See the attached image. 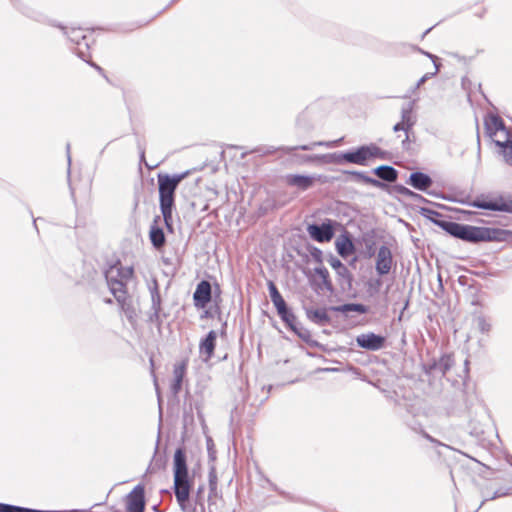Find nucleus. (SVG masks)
I'll return each instance as SVG.
<instances>
[{
  "label": "nucleus",
  "mask_w": 512,
  "mask_h": 512,
  "mask_svg": "<svg viewBox=\"0 0 512 512\" xmlns=\"http://www.w3.org/2000/svg\"><path fill=\"white\" fill-rule=\"evenodd\" d=\"M151 297L150 310L162 311V298L159 291V284L156 279H153L148 286Z\"/></svg>",
  "instance_id": "30"
},
{
  "label": "nucleus",
  "mask_w": 512,
  "mask_h": 512,
  "mask_svg": "<svg viewBox=\"0 0 512 512\" xmlns=\"http://www.w3.org/2000/svg\"><path fill=\"white\" fill-rule=\"evenodd\" d=\"M338 223L331 219H325L321 224H309L307 231L310 237L320 243L329 242L335 235V227Z\"/></svg>",
  "instance_id": "8"
},
{
  "label": "nucleus",
  "mask_w": 512,
  "mask_h": 512,
  "mask_svg": "<svg viewBox=\"0 0 512 512\" xmlns=\"http://www.w3.org/2000/svg\"><path fill=\"white\" fill-rule=\"evenodd\" d=\"M211 445H212V439H210V438H209V439L207 440V447H208L209 456H210L211 458H213V451H212V449H211Z\"/></svg>",
  "instance_id": "59"
},
{
  "label": "nucleus",
  "mask_w": 512,
  "mask_h": 512,
  "mask_svg": "<svg viewBox=\"0 0 512 512\" xmlns=\"http://www.w3.org/2000/svg\"><path fill=\"white\" fill-rule=\"evenodd\" d=\"M117 270L119 272V277L122 280V283L127 284V282L132 278L134 270L132 267H123L120 264L117 265Z\"/></svg>",
  "instance_id": "41"
},
{
  "label": "nucleus",
  "mask_w": 512,
  "mask_h": 512,
  "mask_svg": "<svg viewBox=\"0 0 512 512\" xmlns=\"http://www.w3.org/2000/svg\"><path fill=\"white\" fill-rule=\"evenodd\" d=\"M315 180H319L322 183L327 182L325 176L317 175H301V174H289L286 176V182L291 187H296L301 191H306L311 188L315 182Z\"/></svg>",
  "instance_id": "14"
},
{
  "label": "nucleus",
  "mask_w": 512,
  "mask_h": 512,
  "mask_svg": "<svg viewBox=\"0 0 512 512\" xmlns=\"http://www.w3.org/2000/svg\"><path fill=\"white\" fill-rule=\"evenodd\" d=\"M469 429L470 435L475 437L478 442L483 443L485 441V431L482 427L474 425V422H470Z\"/></svg>",
  "instance_id": "38"
},
{
  "label": "nucleus",
  "mask_w": 512,
  "mask_h": 512,
  "mask_svg": "<svg viewBox=\"0 0 512 512\" xmlns=\"http://www.w3.org/2000/svg\"><path fill=\"white\" fill-rule=\"evenodd\" d=\"M417 50L420 53H422L423 55L427 56L429 59H431L434 65L438 64L437 63V57L435 55L431 54L430 52H426V51L422 50L421 48H417Z\"/></svg>",
  "instance_id": "54"
},
{
  "label": "nucleus",
  "mask_w": 512,
  "mask_h": 512,
  "mask_svg": "<svg viewBox=\"0 0 512 512\" xmlns=\"http://www.w3.org/2000/svg\"><path fill=\"white\" fill-rule=\"evenodd\" d=\"M477 145H478V151H480V135L477 132Z\"/></svg>",
  "instance_id": "62"
},
{
  "label": "nucleus",
  "mask_w": 512,
  "mask_h": 512,
  "mask_svg": "<svg viewBox=\"0 0 512 512\" xmlns=\"http://www.w3.org/2000/svg\"><path fill=\"white\" fill-rule=\"evenodd\" d=\"M394 191L400 195H402L403 197L405 198H417L419 197V194L410 190L409 188L401 185V184H397L393 187Z\"/></svg>",
  "instance_id": "42"
},
{
  "label": "nucleus",
  "mask_w": 512,
  "mask_h": 512,
  "mask_svg": "<svg viewBox=\"0 0 512 512\" xmlns=\"http://www.w3.org/2000/svg\"><path fill=\"white\" fill-rule=\"evenodd\" d=\"M188 175V171L186 172H183V173H179V174H174V175H170V181L172 184H174L176 187H178V185L180 184V182L186 178Z\"/></svg>",
  "instance_id": "48"
},
{
  "label": "nucleus",
  "mask_w": 512,
  "mask_h": 512,
  "mask_svg": "<svg viewBox=\"0 0 512 512\" xmlns=\"http://www.w3.org/2000/svg\"><path fill=\"white\" fill-rule=\"evenodd\" d=\"M187 361L183 360L174 365L173 377L174 379L183 380L186 374Z\"/></svg>",
  "instance_id": "39"
},
{
  "label": "nucleus",
  "mask_w": 512,
  "mask_h": 512,
  "mask_svg": "<svg viewBox=\"0 0 512 512\" xmlns=\"http://www.w3.org/2000/svg\"><path fill=\"white\" fill-rule=\"evenodd\" d=\"M309 251L316 262L322 263V251L319 248L313 246Z\"/></svg>",
  "instance_id": "50"
},
{
  "label": "nucleus",
  "mask_w": 512,
  "mask_h": 512,
  "mask_svg": "<svg viewBox=\"0 0 512 512\" xmlns=\"http://www.w3.org/2000/svg\"><path fill=\"white\" fill-rule=\"evenodd\" d=\"M337 282L343 292L352 290L353 275L347 266L336 272Z\"/></svg>",
  "instance_id": "29"
},
{
  "label": "nucleus",
  "mask_w": 512,
  "mask_h": 512,
  "mask_svg": "<svg viewBox=\"0 0 512 512\" xmlns=\"http://www.w3.org/2000/svg\"><path fill=\"white\" fill-rule=\"evenodd\" d=\"M162 311L150 310L147 321L160 327L163 323Z\"/></svg>",
  "instance_id": "43"
},
{
  "label": "nucleus",
  "mask_w": 512,
  "mask_h": 512,
  "mask_svg": "<svg viewBox=\"0 0 512 512\" xmlns=\"http://www.w3.org/2000/svg\"><path fill=\"white\" fill-rule=\"evenodd\" d=\"M455 361L452 354H443L439 358H432L423 364L426 374L440 373L445 375L454 365Z\"/></svg>",
  "instance_id": "10"
},
{
  "label": "nucleus",
  "mask_w": 512,
  "mask_h": 512,
  "mask_svg": "<svg viewBox=\"0 0 512 512\" xmlns=\"http://www.w3.org/2000/svg\"><path fill=\"white\" fill-rule=\"evenodd\" d=\"M0 512H82L77 509L63 510V511H52V510H39L28 507H22L12 504H6L0 502Z\"/></svg>",
  "instance_id": "31"
},
{
  "label": "nucleus",
  "mask_w": 512,
  "mask_h": 512,
  "mask_svg": "<svg viewBox=\"0 0 512 512\" xmlns=\"http://www.w3.org/2000/svg\"><path fill=\"white\" fill-rule=\"evenodd\" d=\"M406 182L419 191H427L433 184L432 178L421 171L412 172Z\"/></svg>",
  "instance_id": "21"
},
{
  "label": "nucleus",
  "mask_w": 512,
  "mask_h": 512,
  "mask_svg": "<svg viewBox=\"0 0 512 512\" xmlns=\"http://www.w3.org/2000/svg\"><path fill=\"white\" fill-rule=\"evenodd\" d=\"M420 87H421V85H418V82H416L415 86L412 88V92H415Z\"/></svg>",
  "instance_id": "63"
},
{
  "label": "nucleus",
  "mask_w": 512,
  "mask_h": 512,
  "mask_svg": "<svg viewBox=\"0 0 512 512\" xmlns=\"http://www.w3.org/2000/svg\"><path fill=\"white\" fill-rule=\"evenodd\" d=\"M71 144H66V154H67V161H68V174H70V166H71V154H70Z\"/></svg>",
  "instance_id": "55"
},
{
  "label": "nucleus",
  "mask_w": 512,
  "mask_h": 512,
  "mask_svg": "<svg viewBox=\"0 0 512 512\" xmlns=\"http://www.w3.org/2000/svg\"><path fill=\"white\" fill-rule=\"evenodd\" d=\"M268 290L271 301L275 306L280 319L285 323L288 329L294 328V324L297 322V317L292 309L287 305L273 281H268Z\"/></svg>",
  "instance_id": "4"
},
{
  "label": "nucleus",
  "mask_w": 512,
  "mask_h": 512,
  "mask_svg": "<svg viewBox=\"0 0 512 512\" xmlns=\"http://www.w3.org/2000/svg\"><path fill=\"white\" fill-rule=\"evenodd\" d=\"M173 476H189L186 452L183 447L177 448L174 453Z\"/></svg>",
  "instance_id": "22"
},
{
  "label": "nucleus",
  "mask_w": 512,
  "mask_h": 512,
  "mask_svg": "<svg viewBox=\"0 0 512 512\" xmlns=\"http://www.w3.org/2000/svg\"><path fill=\"white\" fill-rule=\"evenodd\" d=\"M173 480V491L180 509L184 512L190 511L192 480L189 476H173Z\"/></svg>",
  "instance_id": "7"
},
{
  "label": "nucleus",
  "mask_w": 512,
  "mask_h": 512,
  "mask_svg": "<svg viewBox=\"0 0 512 512\" xmlns=\"http://www.w3.org/2000/svg\"><path fill=\"white\" fill-rule=\"evenodd\" d=\"M410 199H411L412 201H419V202H420V201H421V202H426V201H427V200H426L422 195H420V194H419V197H417V198H410Z\"/></svg>",
  "instance_id": "60"
},
{
  "label": "nucleus",
  "mask_w": 512,
  "mask_h": 512,
  "mask_svg": "<svg viewBox=\"0 0 512 512\" xmlns=\"http://www.w3.org/2000/svg\"><path fill=\"white\" fill-rule=\"evenodd\" d=\"M314 272L320 277L322 281V284L319 286V288L325 289L329 293H333L334 287L330 279L328 270L324 266H319L314 268Z\"/></svg>",
  "instance_id": "34"
},
{
  "label": "nucleus",
  "mask_w": 512,
  "mask_h": 512,
  "mask_svg": "<svg viewBox=\"0 0 512 512\" xmlns=\"http://www.w3.org/2000/svg\"><path fill=\"white\" fill-rule=\"evenodd\" d=\"M421 433H422V436H423L425 439L429 440L430 442H432V443H439V442H438L437 440H435L432 436H430L427 432L422 431Z\"/></svg>",
  "instance_id": "57"
},
{
  "label": "nucleus",
  "mask_w": 512,
  "mask_h": 512,
  "mask_svg": "<svg viewBox=\"0 0 512 512\" xmlns=\"http://www.w3.org/2000/svg\"><path fill=\"white\" fill-rule=\"evenodd\" d=\"M328 263L330 264V266L335 270V272H337L338 270H341L343 267H345L346 265H344L340 259H338L337 257L333 256V255H330L329 259H328Z\"/></svg>",
  "instance_id": "46"
},
{
  "label": "nucleus",
  "mask_w": 512,
  "mask_h": 512,
  "mask_svg": "<svg viewBox=\"0 0 512 512\" xmlns=\"http://www.w3.org/2000/svg\"><path fill=\"white\" fill-rule=\"evenodd\" d=\"M157 443H159V440L157 441ZM157 452H158V444H156L155 455H154L153 460H152V462L150 464V466H152L153 470H156V469L159 470V469L164 467L163 459L161 457H159V458L156 457V453Z\"/></svg>",
  "instance_id": "45"
},
{
  "label": "nucleus",
  "mask_w": 512,
  "mask_h": 512,
  "mask_svg": "<svg viewBox=\"0 0 512 512\" xmlns=\"http://www.w3.org/2000/svg\"><path fill=\"white\" fill-rule=\"evenodd\" d=\"M204 487L199 486L196 492V504H199L203 507L204 505V497H203Z\"/></svg>",
  "instance_id": "52"
},
{
  "label": "nucleus",
  "mask_w": 512,
  "mask_h": 512,
  "mask_svg": "<svg viewBox=\"0 0 512 512\" xmlns=\"http://www.w3.org/2000/svg\"><path fill=\"white\" fill-rule=\"evenodd\" d=\"M267 482L269 483L270 487H271L274 491H277L279 494H281V495L285 496L288 500H294V499H293V497H291L289 494H287V493H285V492H283V491H280V490L278 489V487H277L274 483L270 482L269 480H267Z\"/></svg>",
  "instance_id": "53"
},
{
  "label": "nucleus",
  "mask_w": 512,
  "mask_h": 512,
  "mask_svg": "<svg viewBox=\"0 0 512 512\" xmlns=\"http://www.w3.org/2000/svg\"><path fill=\"white\" fill-rule=\"evenodd\" d=\"M145 489L141 484L136 485L127 495V512H144Z\"/></svg>",
  "instance_id": "16"
},
{
  "label": "nucleus",
  "mask_w": 512,
  "mask_h": 512,
  "mask_svg": "<svg viewBox=\"0 0 512 512\" xmlns=\"http://www.w3.org/2000/svg\"><path fill=\"white\" fill-rule=\"evenodd\" d=\"M321 160L325 163H334V164H344L349 163V153L348 151L342 152H334L329 154L321 155Z\"/></svg>",
  "instance_id": "35"
},
{
  "label": "nucleus",
  "mask_w": 512,
  "mask_h": 512,
  "mask_svg": "<svg viewBox=\"0 0 512 512\" xmlns=\"http://www.w3.org/2000/svg\"><path fill=\"white\" fill-rule=\"evenodd\" d=\"M338 141H317L312 142L310 144L298 145V146H284L280 148H275L273 146H260L253 150V152L259 153L261 155H269L275 153L277 150L283 151L285 154H291L296 150L310 151L313 150L316 146H326V147H334Z\"/></svg>",
  "instance_id": "9"
},
{
  "label": "nucleus",
  "mask_w": 512,
  "mask_h": 512,
  "mask_svg": "<svg viewBox=\"0 0 512 512\" xmlns=\"http://www.w3.org/2000/svg\"><path fill=\"white\" fill-rule=\"evenodd\" d=\"M182 383L183 380L173 379V382L171 384V392L174 395H177L181 391Z\"/></svg>",
  "instance_id": "51"
},
{
  "label": "nucleus",
  "mask_w": 512,
  "mask_h": 512,
  "mask_svg": "<svg viewBox=\"0 0 512 512\" xmlns=\"http://www.w3.org/2000/svg\"><path fill=\"white\" fill-rule=\"evenodd\" d=\"M380 181L395 182L398 178V171L390 165H380L371 171Z\"/></svg>",
  "instance_id": "26"
},
{
  "label": "nucleus",
  "mask_w": 512,
  "mask_h": 512,
  "mask_svg": "<svg viewBox=\"0 0 512 512\" xmlns=\"http://www.w3.org/2000/svg\"><path fill=\"white\" fill-rule=\"evenodd\" d=\"M420 214L440 227L449 235L465 242L477 244L480 242H511L512 231L492 228L472 226L447 220L444 216L431 208H421Z\"/></svg>",
  "instance_id": "1"
},
{
  "label": "nucleus",
  "mask_w": 512,
  "mask_h": 512,
  "mask_svg": "<svg viewBox=\"0 0 512 512\" xmlns=\"http://www.w3.org/2000/svg\"><path fill=\"white\" fill-rule=\"evenodd\" d=\"M217 497H218V494L217 495H215V493L212 494V502H213L212 507L216 505V498Z\"/></svg>",
  "instance_id": "61"
},
{
  "label": "nucleus",
  "mask_w": 512,
  "mask_h": 512,
  "mask_svg": "<svg viewBox=\"0 0 512 512\" xmlns=\"http://www.w3.org/2000/svg\"><path fill=\"white\" fill-rule=\"evenodd\" d=\"M90 59H91V57L88 58V61H85V62L88 63L91 67H93L95 70H97L99 73L103 74L104 70L96 63L90 61Z\"/></svg>",
  "instance_id": "56"
},
{
  "label": "nucleus",
  "mask_w": 512,
  "mask_h": 512,
  "mask_svg": "<svg viewBox=\"0 0 512 512\" xmlns=\"http://www.w3.org/2000/svg\"><path fill=\"white\" fill-rule=\"evenodd\" d=\"M433 27H430L428 28L422 35V38H424L431 30H432Z\"/></svg>",
  "instance_id": "64"
},
{
  "label": "nucleus",
  "mask_w": 512,
  "mask_h": 512,
  "mask_svg": "<svg viewBox=\"0 0 512 512\" xmlns=\"http://www.w3.org/2000/svg\"><path fill=\"white\" fill-rule=\"evenodd\" d=\"M320 160H321V155H299V156H296V162L299 164L311 163V162L320 161Z\"/></svg>",
  "instance_id": "44"
},
{
  "label": "nucleus",
  "mask_w": 512,
  "mask_h": 512,
  "mask_svg": "<svg viewBox=\"0 0 512 512\" xmlns=\"http://www.w3.org/2000/svg\"><path fill=\"white\" fill-rule=\"evenodd\" d=\"M336 249L340 256L347 257L351 255L354 250V244L348 235H343V239L336 241Z\"/></svg>",
  "instance_id": "33"
},
{
  "label": "nucleus",
  "mask_w": 512,
  "mask_h": 512,
  "mask_svg": "<svg viewBox=\"0 0 512 512\" xmlns=\"http://www.w3.org/2000/svg\"><path fill=\"white\" fill-rule=\"evenodd\" d=\"M216 339L217 333L214 330H210L205 338H203L199 343V352L202 356H204L203 360L208 361L214 355L215 347H216Z\"/></svg>",
  "instance_id": "20"
},
{
  "label": "nucleus",
  "mask_w": 512,
  "mask_h": 512,
  "mask_svg": "<svg viewBox=\"0 0 512 512\" xmlns=\"http://www.w3.org/2000/svg\"><path fill=\"white\" fill-rule=\"evenodd\" d=\"M302 341L308 344L310 347L323 348L318 341L312 339L311 332L309 329L303 327L298 321L294 324V328H290Z\"/></svg>",
  "instance_id": "28"
},
{
  "label": "nucleus",
  "mask_w": 512,
  "mask_h": 512,
  "mask_svg": "<svg viewBox=\"0 0 512 512\" xmlns=\"http://www.w3.org/2000/svg\"><path fill=\"white\" fill-rule=\"evenodd\" d=\"M476 323L478 330L485 334L489 333L491 330V323L487 320V318L484 315H478L476 316Z\"/></svg>",
  "instance_id": "40"
},
{
  "label": "nucleus",
  "mask_w": 512,
  "mask_h": 512,
  "mask_svg": "<svg viewBox=\"0 0 512 512\" xmlns=\"http://www.w3.org/2000/svg\"><path fill=\"white\" fill-rule=\"evenodd\" d=\"M121 311L125 314L127 321L132 328H136L138 324V310L133 300L127 296V291L115 297Z\"/></svg>",
  "instance_id": "13"
},
{
  "label": "nucleus",
  "mask_w": 512,
  "mask_h": 512,
  "mask_svg": "<svg viewBox=\"0 0 512 512\" xmlns=\"http://www.w3.org/2000/svg\"><path fill=\"white\" fill-rule=\"evenodd\" d=\"M343 174L351 176L355 181L362 182L364 184L372 185L376 188H380L385 190L388 188V185L376 178L370 177L366 175L364 172L356 171V170H343Z\"/></svg>",
  "instance_id": "24"
},
{
  "label": "nucleus",
  "mask_w": 512,
  "mask_h": 512,
  "mask_svg": "<svg viewBox=\"0 0 512 512\" xmlns=\"http://www.w3.org/2000/svg\"><path fill=\"white\" fill-rule=\"evenodd\" d=\"M138 149H139V152H140V159L144 160L145 159V150L141 146L140 142H138Z\"/></svg>",
  "instance_id": "58"
},
{
  "label": "nucleus",
  "mask_w": 512,
  "mask_h": 512,
  "mask_svg": "<svg viewBox=\"0 0 512 512\" xmlns=\"http://www.w3.org/2000/svg\"><path fill=\"white\" fill-rule=\"evenodd\" d=\"M160 216H155L153 224L150 227L149 238L154 248L160 249L165 245L166 238L164 231L158 226Z\"/></svg>",
  "instance_id": "25"
},
{
  "label": "nucleus",
  "mask_w": 512,
  "mask_h": 512,
  "mask_svg": "<svg viewBox=\"0 0 512 512\" xmlns=\"http://www.w3.org/2000/svg\"><path fill=\"white\" fill-rule=\"evenodd\" d=\"M415 101H411L401 108V120L393 126V131L399 133L402 130L414 129L417 122V116L414 114Z\"/></svg>",
  "instance_id": "12"
},
{
  "label": "nucleus",
  "mask_w": 512,
  "mask_h": 512,
  "mask_svg": "<svg viewBox=\"0 0 512 512\" xmlns=\"http://www.w3.org/2000/svg\"><path fill=\"white\" fill-rule=\"evenodd\" d=\"M329 308H305V314L308 320L318 326H326L331 323V318L328 314Z\"/></svg>",
  "instance_id": "23"
},
{
  "label": "nucleus",
  "mask_w": 512,
  "mask_h": 512,
  "mask_svg": "<svg viewBox=\"0 0 512 512\" xmlns=\"http://www.w3.org/2000/svg\"><path fill=\"white\" fill-rule=\"evenodd\" d=\"M349 163L366 166L372 158H384L385 151L375 144L362 145L356 149L348 150Z\"/></svg>",
  "instance_id": "6"
},
{
  "label": "nucleus",
  "mask_w": 512,
  "mask_h": 512,
  "mask_svg": "<svg viewBox=\"0 0 512 512\" xmlns=\"http://www.w3.org/2000/svg\"><path fill=\"white\" fill-rule=\"evenodd\" d=\"M177 187L171 183L169 174H158L159 205L165 226L173 232L172 214L175 209V192Z\"/></svg>",
  "instance_id": "2"
},
{
  "label": "nucleus",
  "mask_w": 512,
  "mask_h": 512,
  "mask_svg": "<svg viewBox=\"0 0 512 512\" xmlns=\"http://www.w3.org/2000/svg\"><path fill=\"white\" fill-rule=\"evenodd\" d=\"M484 126L485 132L490 138H493L498 131L505 132L506 138L508 137V133H512V130L505 126L503 119L499 115H489L484 120Z\"/></svg>",
  "instance_id": "19"
},
{
  "label": "nucleus",
  "mask_w": 512,
  "mask_h": 512,
  "mask_svg": "<svg viewBox=\"0 0 512 512\" xmlns=\"http://www.w3.org/2000/svg\"><path fill=\"white\" fill-rule=\"evenodd\" d=\"M329 309L330 311L341 312L345 317H348L351 312L366 314L369 310L368 306L362 303H345L339 306H331Z\"/></svg>",
  "instance_id": "27"
},
{
  "label": "nucleus",
  "mask_w": 512,
  "mask_h": 512,
  "mask_svg": "<svg viewBox=\"0 0 512 512\" xmlns=\"http://www.w3.org/2000/svg\"><path fill=\"white\" fill-rule=\"evenodd\" d=\"M404 133V138L401 141V148L403 151L410 152L412 151V144L416 141V134L414 129L411 130H402Z\"/></svg>",
  "instance_id": "37"
},
{
  "label": "nucleus",
  "mask_w": 512,
  "mask_h": 512,
  "mask_svg": "<svg viewBox=\"0 0 512 512\" xmlns=\"http://www.w3.org/2000/svg\"><path fill=\"white\" fill-rule=\"evenodd\" d=\"M217 495V475L215 469L212 468L209 472V494H208V508L209 512H213L212 509V494Z\"/></svg>",
  "instance_id": "36"
},
{
  "label": "nucleus",
  "mask_w": 512,
  "mask_h": 512,
  "mask_svg": "<svg viewBox=\"0 0 512 512\" xmlns=\"http://www.w3.org/2000/svg\"><path fill=\"white\" fill-rule=\"evenodd\" d=\"M505 495H507V492L502 491L501 489L496 490V491L493 493V495H492L491 497L483 499V500H482V502H481V504L479 505V507H478L474 512H478V511H479V509L484 505V503H485L486 501H488V500H494V499H496V498H499V497H502V496H505Z\"/></svg>",
  "instance_id": "47"
},
{
  "label": "nucleus",
  "mask_w": 512,
  "mask_h": 512,
  "mask_svg": "<svg viewBox=\"0 0 512 512\" xmlns=\"http://www.w3.org/2000/svg\"><path fill=\"white\" fill-rule=\"evenodd\" d=\"M356 343L360 348L377 351L384 347L385 337L373 332L363 333L356 337Z\"/></svg>",
  "instance_id": "17"
},
{
  "label": "nucleus",
  "mask_w": 512,
  "mask_h": 512,
  "mask_svg": "<svg viewBox=\"0 0 512 512\" xmlns=\"http://www.w3.org/2000/svg\"><path fill=\"white\" fill-rule=\"evenodd\" d=\"M494 142L501 148L505 162L512 166V133H508V137L504 141L495 140Z\"/></svg>",
  "instance_id": "32"
},
{
  "label": "nucleus",
  "mask_w": 512,
  "mask_h": 512,
  "mask_svg": "<svg viewBox=\"0 0 512 512\" xmlns=\"http://www.w3.org/2000/svg\"><path fill=\"white\" fill-rule=\"evenodd\" d=\"M104 276L109 290L114 297H117L119 294L127 291L125 289V283H122V280L119 277L117 265H112L107 270H105Z\"/></svg>",
  "instance_id": "18"
},
{
  "label": "nucleus",
  "mask_w": 512,
  "mask_h": 512,
  "mask_svg": "<svg viewBox=\"0 0 512 512\" xmlns=\"http://www.w3.org/2000/svg\"><path fill=\"white\" fill-rule=\"evenodd\" d=\"M439 69H440V65L439 64H435V71L434 72H431V73H426L425 75H423L417 82H418V85H423L428 79H430L431 77L435 76L438 72H439Z\"/></svg>",
  "instance_id": "49"
},
{
  "label": "nucleus",
  "mask_w": 512,
  "mask_h": 512,
  "mask_svg": "<svg viewBox=\"0 0 512 512\" xmlns=\"http://www.w3.org/2000/svg\"><path fill=\"white\" fill-rule=\"evenodd\" d=\"M471 207L497 211V212H505L512 213V196L511 195H498L495 197H477L473 201L469 203Z\"/></svg>",
  "instance_id": "5"
},
{
  "label": "nucleus",
  "mask_w": 512,
  "mask_h": 512,
  "mask_svg": "<svg viewBox=\"0 0 512 512\" xmlns=\"http://www.w3.org/2000/svg\"><path fill=\"white\" fill-rule=\"evenodd\" d=\"M212 300L211 283L207 280H201L193 293V301L195 307L199 309L205 308Z\"/></svg>",
  "instance_id": "15"
},
{
  "label": "nucleus",
  "mask_w": 512,
  "mask_h": 512,
  "mask_svg": "<svg viewBox=\"0 0 512 512\" xmlns=\"http://www.w3.org/2000/svg\"><path fill=\"white\" fill-rule=\"evenodd\" d=\"M394 265V259L390 248L381 245L376 254L375 270L379 276H385L390 273Z\"/></svg>",
  "instance_id": "11"
},
{
  "label": "nucleus",
  "mask_w": 512,
  "mask_h": 512,
  "mask_svg": "<svg viewBox=\"0 0 512 512\" xmlns=\"http://www.w3.org/2000/svg\"><path fill=\"white\" fill-rule=\"evenodd\" d=\"M61 29L71 43V49L74 53L83 61H88V58L91 57L90 46L94 42L92 34L85 32L81 27L66 28L61 26Z\"/></svg>",
  "instance_id": "3"
}]
</instances>
